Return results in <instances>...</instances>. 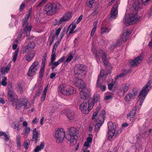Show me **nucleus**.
I'll list each match as a JSON object with an SVG mask.
<instances>
[{
	"label": "nucleus",
	"instance_id": "0e129e2a",
	"mask_svg": "<svg viewBox=\"0 0 152 152\" xmlns=\"http://www.w3.org/2000/svg\"><path fill=\"white\" fill-rule=\"evenodd\" d=\"M87 141L90 143H91L92 141V139L91 137H88L87 138Z\"/></svg>",
	"mask_w": 152,
	"mask_h": 152
},
{
	"label": "nucleus",
	"instance_id": "dca6fc26",
	"mask_svg": "<svg viewBox=\"0 0 152 152\" xmlns=\"http://www.w3.org/2000/svg\"><path fill=\"white\" fill-rule=\"evenodd\" d=\"M142 59V57L140 55L134 60H129V63L132 66H137L138 64L140 63Z\"/></svg>",
	"mask_w": 152,
	"mask_h": 152
},
{
	"label": "nucleus",
	"instance_id": "20e7f679",
	"mask_svg": "<svg viewBox=\"0 0 152 152\" xmlns=\"http://www.w3.org/2000/svg\"><path fill=\"white\" fill-rule=\"evenodd\" d=\"M30 12L28 15H27L24 18L22 19V26L23 27V30L26 34L27 37L29 34L32 26L29 24L28 22V20L30 16Z\"/></svg>",
	"mask_w": 152,
	"mask_h": 152
},
{
	"label": "nucleus",
	"instance_id": "2f4dec72",
	"mask_svg": "<svg viewBox=\"0 0 152 152\" xmlns=\"http://www.w3.org/2000/svg\"><path fill=\"white\" fill-rule=\"evenodd\" d=\"M137 109L136 108H134L130 112L129 115H128L127 117H128L129 116L130 118H133L136 114V112Z\"/></svg>",
	"mask_w": 152,
	"mask_h": 152
},
{
	"label": "nucleus",
	"instance_id": "f257e3e1",
	"mask_svg": "<svg viewBox=\"0 0 152 152\" xmlns=\"http://www.w3.org/2000/svg\"><path fill=\"white\" fill-rule=\"evenodd\" d=\"M78 83H79L80 97L84 99L83 102L80 104V109L83 113L87 114L92 109L94 104L99 101V98L97 96H94L93 99L90 98V89L86 88L85 83L81 80H79Z\"/></svg>",
	"mask_w": 152,
	"mask_h": 152
},
{
	"label": "nucleus",
	"instance_id": "603ef678",
	"mask_svg": "<svg viewBox=\"0 0 152 152\" xmlns=\"http://www.w3.org/2000/svg\"><path fill=\"white\" fill-rule=\"evenodd\" d=\"M94 0H87V4H89V6H91L92 4L94 3Z\"/></svg>",
	"mask_w": 152,
	"mask_h": 152
},
{
	"label": "nucleus",
	"instance_id": "13d9d810",
	"mask_svg": "<svg viewBox=\"0 0 152 152\" xmlns=\"http://www.w3.org/2000/svg\"><path fill=\"white\" fill-rule=\"evenodd\" d=\"M83 17L82 15H80L78 18L76 22V23L77 24H78L81 21Z\"/></svg>",
	"mask_w": 152,
	"mask_h": 152
},
{
	"label": "nucleus",
	"instance_id": "1a4fd4ad",
	"mask_svg": "<svg viewBox=\"0 0 152 152\" xmlns=\"http://www.w3.org/2000/svg\"><path fill=\"white\" fill-rule=\"evenodd\" d=\"M65 136V133L63 128H58L55 133V138L57 143L62 142Z\"/></svg>",
	"mask_w": 152,
	"mask_h": 152
},
{
	"label": "nucleus",
	"instance_id": "393cba45",
	"mask_svg": "<svg viewBox=\"0 0 152 152\" xmlns=\"http://www.w3.org/2000/svg\"><path fill=\"white\" fill-rule=\"evenodd\" d=\"M111 72V71L110 69L109 70L104 71L103 69H101L99 75H100V77H103L107 76L108 74H110Z\"/></svg>",
	"mask_w": 152,
	"mask_h": 152
},
{
	"label": "nucleus",
	"instance_id": "cd10ccee",
	"mask_svg": "<svg viewBox=\"0 0 152 152\" xmlns=\"http://www.w3.org/2000/svg\"><path fill=\"white\" fill-rule=\"evenodd\" d=\"M102 58L104 64L107 66L108 64V61L107 58V54L105 53H103L102 56Z\"/></svg>",
	"mask_w": 152,
	"mask_h": 152
},
{
	"label": "nucleus",
	"instance_id": "bb28decb",
	"mask_svg": "<svg viewBox=\"0 0 152 152\" xmlns=\"http://www.w3.org/2000/svg\"><path fill=\"white\" fill-rule=\"evenodd\" d=\"M104 52L103 50H99L93 52V53L95 55L96 58L99 60L100 59V57L101 56V55Z\"/></svg>",
	"mask_w": 152,
	"mask_h": 152
},
{
	"label": "nucleus",
	"instance_id": "39448f33",
	"mask_svg": "<svg viewBox=\"0 0 152 152\" xmlns=\"http://www.w3.org/2000/svg\"><path fill=\"white\" fill-rule=\"evenodd\" d=\"M151 84L150 82L147 83L145 86L143 88L140 94L138 97L139 99H140V105L141 106L143 101L149 91V88Z\"/></svg>",
	"mask_w": 152,
	"mask_h": 152
},
{
	"label": "nucleus",
	"instance_id": "0eeeda50",
	"mask_svg": "<svg viewBox=\"0 0 152 152\" xmlns=\"http://www.w3.org/2000/svg\"><path fill=\"white\" fill-rule=\"evenodd\" d=\"M59 90L63 94L67 95L74 94L76 92L74 87L68 86L61 85L59 88Z\"/></svg>",
	"mask_w": 152,
	"mask_h": 152
},
{
	"label": "nucleus",
	"instance_id": "9d476101",
	"mask_svg": "<svg viewBox=\"0 0 152 152\" xmlns=\"http://www.w3.org/2000/svg\"><path fill=\"white\" fill-rule=\"evenodd\" d=\"M137 16L136 12L134 13L130 14L127 18L126 19L125 21L126 25L129 26L138 22L140 20V18H137Z\"/></svg>",
	"mask_w": 152,
	"mask_h": 152
},
{
	"label": "nucleus",
	"instance_id": "37998d69",
	"mask_svg": "<svg viewBox=\"0 0 152 152\" xmlns=\"http://www.w3.org/2000/svg\"><path fill=\"white\" fill-rule=\"evenodd\" d=\"M25 7V4L24 1L22 2L20 7L19 10L20 12H21L24 10Z\"/></svg>",
	"mask_w": 152,
	"mask_h": 152
},
{
	"label": "nucleus",
	"instance_id": "69168bd1",
	"mask_svg": "<svg viewBox=\"0 0 152 152\" xmlns=\"http://www.w3.org/2000/svg\"><path fill=\"white\" fill-rule=\"evenodd\" d=\"M90 142L86 141L84 144V146L86 147L87 148L89 147L90 146L89 145Z\"/></svg>",
	"mask_w": 152,
	"mask_h": 152
},
{
	"label": "nucleus",
	"instance_id": "a18cd8bd",
	"mask_svg": "<svg viewBox=\"0 0 152 152\" xmlns=\"http://www.w3.org/2000/svg\"><path fill=\"white\" fill-rule=\"evenodd\" d=\"M44 72V69H43V68H40L39 72V77L40 78H42L43 76V73Z\"/></svg>",
	"mask_w": 152,
	"mask_h": 152
},
{
	"label": "nucleus",
	"instance_id": "f704fd0d",
	"mask_svg": "<svg viewBox=\"0 0 152 152\" xmlns=\"http://www.w3.org/2000/svg\"><path fill=\"white\" fill-rule=\"evenodd\" d=\"M19 52V50L17 49L16 51H15L14 53H13V61L15 62L16 60L17 57L18 56Z\"/></svg>",
	"mask_w": 152,
	"mask_h": 152
},
{
	"label": "nucleus",
	"instance_id": "ea45409f",
	"mask_svg": "<svg viewBox=\"0 0 152 152\" xmlns=\"http://www.w3.org/2000/svg\"><path fill=\"white\" fill-rule=\"evenodd\" d=\"M22 36V34L21 33V29L20 32H18L17 33V36L16 39H15V42L18 43L19 40L21 38Z\"/></svg>",
	"mask_w": 152,
	"mask_h": 152
},
{
	"label": "nucleus",
	"instance_id": "e433bc0d",
	"mask_svg": "<svg viewBox=\"0 0 152 152\" xmlns=\"http://www.w3.org/2000/svg\"><path fill=\"white\" fill-rule=\"evenodd\" d=\"M30 144V142L28 140H26L24 142V148L26 149L27 150Z\"/></svg>",
	"mask_w": 152,
	"mask_h": 152
},
{
	"label": "nucleus",
	"instance_id": "c9c22d12",
	"mask_svg": "<svg viewBox=\"0 0 152 152\" xmlns=\"http://www.w3.org/2000/svg\"><path fill=\"white\" fill-rule=\"evenodd\" d=\"M16 88L17 90L20 93H22L23 91V89L20 83H18L16 86Z\"/></svg>",
	"mask_w": 152,
	"mask_h": 152
},
{
	"label": "nucleus",
	"instance_id": "ddd939ff",
	"mask_svg": "<svg viewBox=\"0 0 152 152\" xmlns=\"http://www.w3.org/2000/svg\"><path fill=\"white\" fill-rule=\"evenodd\" d=\"M138 94V90L137 89H133L131 92L126 94L124 97V100L129 102L131 99H134Z\"/></svg>",
	"mask_w": 152,
	"mask_h": 152
},
{
	"label": "nucleus",
	"instance_id": "9b49d317",
	"mask_svg": "<svg viewBox=\"0 0 152 152\" xmlns=\"http://www.w3.org/2000/svg\"><path fill=\"white\" fill-rule=\"evenodd\" d=\"M118 4L116 2L113 5L111 9L110 15L109 16V18L110 20L116 19L118 14Z\"/></svg>",
	"mask_w": 152,
	"mask_h": 152
},
{
	"label": "nucleus",
	"instance_id": "3c124183",
	"mask_svg": "<svg viewBox=\"0 0 152 152\" xmlns=\"http://www.w3.org/2000/svg\"><path fill=\"white\" fill-rule=\"evenodd\" d=\"M30 127L25 128L24 129V134H29L30 131Z\"/></svg>",
	"mask_w": 152,
	"mask_h": 152
},
{
	"label": "nucleus",
	"instance_id": "58836bf2",
	"mask_svg": "<svg viewBox=\"0 0 152 152\" xmlns=\"http://www.w3.org/2000/svg\"><path fill=\"white\" fill-rule=\"evenodd\" d=\"M120 43V40H118L117 41V42L116 43V44H113L112 45H111L110 47L109 48L111 50H113L115 48L116 46L117 45H119L120 44L119 43Z\"/></svg>",
	"mask_w": 152,
	"mask_h": 152
},
{
	"label": "nucleus",
	"instance_id": "de8ad7c7",
	"mask_svg": "<svg viewBox=\"0 0 152 152\" xmlns=\"http://www.w3.org/2000/svg\"><path fill=\"white\" fill-rule=\"evenodd\" d=\"M7 80V78L6 77H4L2 80L1 84L3 86H5L7 85V83L5 81Z\"/></svg>",
	"mask_w": 152,
	"mask_h": 152
},
{
	"label": "nucleus",
	"instance_id": "c03bdc74",
	"mask_svg": "<svg viewBox=\"0 0 152 152\" xmlns=\"http://www.w3.org/2000/svg\"><path fill=\"white\" fill-rule=\"evenodd\" d=\"M47 1L48 0H42L37 6V7H38L43 6Z\"/></svg>",
	"mask_w": 152,
	"mask_h": 152
},
{
	"label": "nucleus",
	"instance_id": "864d4df0",
	"mask_svg": "<svg viewBox=\"0 0 152 152\" xmlns=\"http://www.w3.org/2000/svg\"><path fill=\"white\" fill-rule=\"evenodd\" d=\"M96 26H94V27L92 29V31L91 32V37H93L94 36V33L95 32V31L96 30Z\"/></svg>",
	"mask_w": 152,
	"mask_h": 152
},
{
	"label": "nucleus",
	"instance_id": "423d86ee",
	"mask_svg": "<svg viewBox=\"0 0 152 152\" xmlns=\"http://www.w3.org/2000/svg\"><path fill=\"white\" fill-rule=\"evenodd\" d=\"M105 113V111L103 110L99 114L96 121V124L95 125L94 129L96 131H98L99 130L101 126L104 123Z\"/></svg>",
	"mask_w": 152,
	"mask_h": 152
},
{
	"label": "nucleus",
	"instance_id": "2eb2a0df",
	"mask_svg": "<svg viewBox=\"0 0 152 152\" xmlns=\"http://www.w3.org/2000/svg\"><path fill=\"white\" fill-rule=\"evenodd\" d=\"M63 113L66 115L67 118L69 120H72L74 119L75 115V113L72 110L69 109H66L63 111Z\"/></svg>",
	"mask_w": 152,
	"mask_h": 152
},
{
	"label": "nucleus",
	"instance_id": "b1692460",
	"mask_svg": "<svg viewBox=\"0 0 152 152\" xmlns=\"http://www.w3.org/2000/svg\"><path fill=\"white\" fill-rule=\"evenodd\" d=\"M35 56V54L34 53H30L27 54L25 55L26 60L28 61L29 62L33 59Z\"/></svg>",
	"mask_w": 152,
	"mask_h": 152
},
{
	"label": "nucleus",
	"instance_id": "6ab92c4d",
	"mask_svg": "<svg viewBox=\"0 0 152 152\" xmlns=\"http://www.w3.org/2000/svg\"><path fill=\"white\" fill-rule=\"evenodd\" d=\"M72 16V13L70 12L65 13L61 18L60 21L61 22L63 21H68L71 18Z\"/></svg>",
	"mask_w": 152,
	"mask_h": 152
},
{
	"label": "nucleus",
	"instance_id": "412c9836",
	"mask_svg": "<svg viewBox=\"0 0 152 152\" xmlns=\"http://www.w3.org/2000/svg\"><path fill=\"white\" fill-rule=\"evenodd\" d=\"M130 34L131 33L130 31H127L126 32H124L121 37V39L119 40L120 42L121 40L124 42L126 41L127 39L128 38Z\"/></svg>",
	"mask_w": 152,
	"mask_h": 152
},
{
	"label": "nucleus",
	"instance_id": "4d7b16f0",
	"mask_svg": "<svg viewBox=\"0 0 152 152\" xmlns=\"http://www.w3.org/2000/svg\"><path fill=\"white\" fill-rule=\"evenodd\" d=\"M98 114V111H96L95 112H94L93 113V115L92 116V119L93 120H94L95 118L96 117L97 115Z\"/></svg>",
	"mask_w": 152,
	"mask_h": 152
},
{
	"label": "nucleus",
	"instance_id": "774afa93",
	"mask_svg": "<svg viewBox=\"0 0 152 152\" xmlns=\"http://www.w3.org/2000/svg\"><path fill=\"white\" fill-rule=\"evenodd\" d=\"M20 137L19 134H17L16 137V141L17 142H20Z\"/></svg>",
	"mask_w": 152,
	"mask_h": 152
},
{
	"label": "nucleus",
	"instance_id": "c756f323",
	"mask_svg": "<svg viewBox=\"0 0 152 152\" xmlns=\"http://www.w3.org/2000/svg\"><path fill=\"white\" fill-rule=\"evenodd\" d=\"M10 66L9 65V66H7L4 69L2 68L1 70V74L4 75L7 73L10 70Z\"/></svg>",
	"mask_w": 152,
	"mask_h": 152
},
{
	"label": "nucleus",
	"instance_id": "e2e57ef3",
	"mask_svg": "<svg viewBox=\"0 0 152 152\" xmlns=\"http://www.w3.org/2000/svg\"><path fill=\"white\" fill-rule=\"evenodd\" d=\"M100 88L101 90L102 91H104L106 89V87L104 85H101L100 86Z\"/></svg>",
	"mask_w": 152,
	"mask_h": 152
},
{
	"label": "nucleus",
	"instance_id": "f8f14e48",
	"mask_svg": "<svg viewBox=\"0 0 152 152\" xmlns=\"http://www.w3.org/2000/svg\"><path fill=\"white\" fill-rule=\"evenodd\" d=\"M86 66L83 64H78L74 68V72L75 75L78 76L85 71Z\"/></svg>",
	"mask_w": 152,
	"mask_h": 152
},
{
	"label": "nucleus",
	"instance_id": "a878e982",
	"mask_svg": "<svg viewBox=\"0 0 152 152\" xmlns=\"http://www.w3.org/2000/svg\"><path fill=\"white\" fill-rule=\"evenodd\" d=\"M37 70V68H33L32 67H30L29 69V71L27 73V75L30 77L33 76L36 73Z\"/></svg>",
	"mask_w": 152,
	"mask_h": 152
},
{
	"label": "nucleus",
	"instance_id": "473e14b6",
	"mask_svg": "<svg viewBox=\"0 0 152 152\" xmlns=\"http://www.w3.org/2000/svg\"><path fill=\"white\" fill-rule=\"evenodd\" d=\"M76 24L71 23L69 26V27L71 26V27L70 28V31H69L68 34V36H69V34L73 33V31L74 30L75 28L76 27Z\"/></svg>",
	"mask_w": 152,
	"mask_h": 152
},
{
	"label": "nucleus",
	"instance_id": "6e6d98bb",
	"mask_svg": "<svg viewBox=\"0 0 152 152\" xmlns=\"http://www.w3.org/2000/svg\"><path fill=\"white\" fill-rule=\"evenodd\" d=\"M114 86V84L112 83H110L108 84V88L110 90H111Z\"/></svg>",
	"mask_w": 152,
	"mask_h": 152
},
{
	"label": "nucleus",
	"instance_id": "4c0bfd02",
	"mask_svg": "<svg viewBox=\"0 0 152 152\" xmlns=\"http://www.w3.org/2000/svg\"><path fill=\"white\" fill-rule=\"evenodd\" d=\"M56 54H51V55L50 61L49 64L50 65L51 64H52L54 61L56 59Z\"/></svg>",
	"mask_w": 152,
	"mask_h": 152
},
{
	"label": "nucleus",
	"instance_id": "7ed1b4c3",
	"mask_svg": "<svg viewBox=\"0 0 152 152\" xmlns=\"http://www.w3.org/2000/svg\"><path fill=\"white\" fill-rule=\"evenodd\" d=\"M77 132V129L74 127L70 128L68 131V134L66 138L68 141H69L71 146L75 144L77 142V137L76 134Z\"/></svg>",
	"mask_w": 152,
	"mask_h": 152
},
{
	"label": "nucleus",
	"instance_id": "bf43d9fd",
	"mask_svg": "<svg viewBox=\"0 0 152 152\" xmlns=\"http://www.w3.org/2000/svg\"><path fill=\"white\" fill-rule=\"evenodd\" d=\"M78 39L77 38H75V40L74 41V45L75 46H77L78 45V43L77 42V41H78Z\"/></svg>",
	"mask_w": 152,
	"mask_h": 152
},
{
	"label": "nucleus",
	"instance_id": "72a5a7b5",
	"mask_svg": "<svg viewBox=\"0 0 152 152\" xmlns=\"http://www.w3.org/2000/svg\"><path fill=\"white\" fill-rule=\"evenodd\" d=\"M127 73V71L125 69L123 70V72L121 73L119 75H117L115 79L116 80L118 79L119 77H123Z\"/></svg>",
	"mask_w": 152,
	"mask_h": 152
},
{
	"label": "nucleus",
	"instance_id": "c85d7f7f",
	"mask_svg": "<svg viewBox=\"0 0 152 152\" xmlns=\"http://www.w3.org/2000/svg\"><path fill=\"white\" fill-rule=\"evenodd\" d=\"M45 144L44 143H41L39 146H37L34 150L33 152H39V151L42 149L44 147Z\"/></svg>",
	"mask_w": 152,
	"mask_h": 152
},
{
	"label": "nucleus",
	"instance_id": "aec40b11",
	"mask_svg": "<svg viewBox=\"0 0 152 152\" xmlns=\"http://www.w3.org/2000/svg\"><path fill=\"white\" fill-rule=\"evenodd\" d=\"M75 50H74L69 53V56L67 57L64 62L65 64H67L72 60L74 58V56L75 53Z\"/></svg>",
	"mask_w": 152,
	"mask_h": 152
},
{
	"label": "nucleus",
	"instance_id": "49530a36",
	"mask_svg": "<svg viewBox=\"0 0 152 152\" xmlns=\"http://www.w3.org/2000/svg\"><path fill=\"white\" fill-rule=\"evenodd\" d=\"M39 63V61L37 60H36L32 63L30 67H32L33 68H36V67L38 65Z\"/></svg>",
	"mask_w": 152,
	"mask_h": 152
},
{
	"label": "nucleus",
	"instance_id": "5701e85b",
	"mask_svg": "<svg viewBox=\"0 0 152 152\" xmlns=\"http://www.w3.org/2000/svg\"><path fill=\"white\" fill-rule=\"evenodd\" d=\"M11 127L17 131L19 132L21 129L19 123L18 122H14L11 124Z\"/></svg>",
	"mask_w": 152,
	"mask_h": 152
},
{
	"label": "nucleus",
	"instance_id": "4468645a",
	"mask_svg": "<svg viewBox=\"0 0 152 152\" xmlns=\"http://www.w3.org/2000/svg\"><path fill=\"white\" fill-rule=\"evenodd\" d=\"M40 137V132L39 131H37L36 128H35L33 130L32 138V140L33 141H35L36 143L39 140Z\"/></svg>",
	"mask_w": 152,
	"mask_h": 152
},
{
	"label": "nucleus",
	"instance_id": "f3484780",
	"mask_svg": "<svg viewBox=\"0 0 152 152\" xmlns=\"http://www.w3.org/2000/svg\"><path fill=\"white\" fill-rule=\"evenodd\" d=\"M35 47V43L34 42H29L25 47V53H28L33 49Z\"/></svg>",
	"mask_w": 152,
	"mask_h": 152
},
{
	"label": "nucleus",
	"instance_id": "a19ab883",
	"mask_svg": "<svg viewBox=\"0 0 152 152\" xmlns=\"http://www.w3.org/2000/svg\"><path fill=\"white\" fill-rule=\"evenodd\" d=\"M55 36L54 35H52L51 37H49L48 41L50 43V46L55 39Z\"/></svg>",
	"mask_w": 152,
	"mask_h": 152
},
{
	"label": "nucleus",
	"instance_id": "5fc2aeb1",
	"mask_svg": "<svg viewBox=\"0 0 152 152\" xmlns=\"http://www.w3.org/2000/svg\"><path fill=\"white\" fill-rule=\"evenodd\" d=\"M65 59V57L64 56H63L62 57H61V58L58 61V62L59 64H60L61 63H62L64 60Z\"/></svg>",
	"mask_w": 152,
	"mask_h": 152
},
{
	"label": "nucleus",
	"instance_id": "7c9ffc66",
	"mask_svg": "<svg viewBox=\"0 0 152 152\" xmlns=\"http://www.w3.org/2000/svg\"><path fill=\"white\" fill-rule=\"evenodd\" d=\"M111 26H107L106 27H102L101 28L102 31L103 33L109 32L111 30Z\"/></svg>",
	"mask_w": 152,
	"mask_h": 152
},
{
	"label": "nucleus",
	"instance_id": "f03ea898",
	"mask_svg": "<svg viewBox=\"0 0 152 152\" xmlns=\"http://www.w3.org/2000/svg\"><path fill=\"white\" fill-rule=\"evenodd\" d=\"M60 7L61 4L59 2L49 3L45 6L44 10L47 15H52L56 13Z\"/></svg>",
	"mask_w": 152,
	"mask_h": 152
},
{
	"label": "nucleus",
	"instance_id": "052dcab7",
	"mask_svg": "<svg viewBox=\"0 0 152 152\" xmlns=\"http://www.w3.org/2000/svg\"><path fill=\"white\" fill-rule=\"evenodd\" d=\"M61 30V28H59L56 30V34L57 36L59 34Z\"/></svg>",
	"mask_w": 152,
	"mask_h": 152
},
{
	"label": "nucleus",
	"instance_id": "a211bd4d",
	"mask_svg": "<svg viewBox=\"0 0 152 152\" xmlns=\"http://www.w3.org/2000/svg\"><path fill=\"white\" fill-rule=\"evenodd\" d=\"M22 106H23L25 109H27L31 107V104L28 100L25 98L21 99L20 100Z\"/></svg>",
	"mask_w": 152,
	"mask_h": 152
},
{
	"label": "nucleus",
	"instance_id": "09e8293b",
	"mask_svg": "<svg viewBox=\"0 0 152 152\" xmlns=\"http://www.w3.org/2000/svg\"><path fill=\"white\" fill-rule=\"evenodd\" d=\"M100 78L101 77H100V75H99L98 77V79L97 80L96 85L97 87H100L102 85L100 81Z\"/></svg>",
	"mask_w": 152,
	"mask_h": 152
},
{
	"label": "nucleus",
	"instance_id": "680f3d73",
	"mask_svg": "<svg viewBox=\"0 0 152 152\" xmlns=\"http://www.w3.org/2000/svg\"><path fill=\"white\" fill-rule=\"evenodd\" d=\"M4 136L5 137V138L4 139V140L5 142H7L8 141V140L9 139L10 136H8L7 134H5Z\"/></svg>",
	"mask_w": 152,
	"mask_h": 152
},
{
	"label": "nucleus",
	"instance_id": "79ce46f5",
	"mask_svg": "<svg viewBox=\"0 0 152 152\" xmlns=\"http://www.w3.org/2000/svg\"><path fill=\"white\" fill-rule=\"evenodd\" d=\"M20 102L17 101L16 104L15 109L17 110H19L22 106Z\"/></svg>",
	"mask_w": 152,
	"mask_h": 152
},
{
	"label": "nucleus",
	"instance_id": "338daca9",
	"mask_svg": "<svg viewBox=\"0 0 152 152\" xmlns=\"http://www.w3.org/2000/svg\"><path fill=\"white\" fill-rule=\"evenodd\" d=\"M46 94H43L41 97V101L42 102H43L45 99Z\"/></svg>",
	"mask_w": 152,
	"mask_h": 152
},
{
	"label": "nucleus",
	"instance_id": "8fccbe9b",
	"mask_svg": "<svg viewBox=\"0 0 152 152\" xmlns=\"http://www.w3.org/2000/svg\"><path fill=\"white\" fill-rule=\"evenodd\" d=\"M46 59L44 58L42 61V66L41 67V68H43V69H44L45 67V63H46Z\"/></svg>",
	"mask_w": 152,
	"mask_h": 152
},
{
	"label": "nucleus",
	"instance_id": "6e6552de",
	"mask_svg": "<svg viewBox=\"0 0 152 152\" xmlns=\"http://www.w3.org/2000/svg\"><path fill=\"white\" fill-rule=\"evenodd\" d=\"M115 123H113L111 122H109L108 123L107 126L108 127V131L107 132V138L110 140H111L113 137L116 134V136L117 134H116L115 128L116 126Z\"/></svg>",
	"mask_w": 152,
	"mask_h": 152
},
{
	"label": "nucleus",
	"instance_id": "4be33fe9",
	"mask_svg": "<svg viewBox=\"0 0 152 152\" xmlns=\"http://www.w3.org/2000/svg\"><path fill=\"white\" fill-rule=\"evenodd\" d=\"M129 86L128 84H123L120 88L121 93L123 95H125V93L128 90Z\"/></svg>",
	"mask_w": 152,
	"mask_h": 152
}]
</instances>
